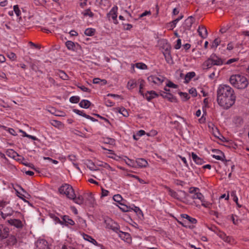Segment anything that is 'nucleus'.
Masks as SVG:
<instances>
[{
    "label": "nucleus",
    "mask_w": 249,
    "mask_h": 249,
    "mask_svg": "<svg viewBox=\"0 0 249 249\" xmlns=\"http://www.w3.org/2000/svg\"><path fill=\"white\" fill-rule=\"evenodd\" d=\"M181 216L183 218L186 219L191 223L196 224L197 223V220L196 218L192 217L187 214H182Z\"/></svg>",
    "instance_id": "27"
},
{
    "label": "nucleus",
    "mask_w": 249,
    "mask_h": 249,
    "mask_svg": "<svg viewBox=\"0 0 249 249\" xmlns=\"http://www.w3.org/2000/svg\"><path fill=\"white\" fill-rule=\"evenodd\" d=\"M78 87L84 92H89L90 91L89 89L88 88L84 86H78Z\"/></svg>",
    "instance_id": "64"
},
{
    "label": "nucleus",
    "mask_w": 249,
    "mask_h": 249,
    "mask_svg": "<svg viewBox=\"0 0 249 249\" xmlns=\"http://www.w3.org/2000/svg\"><path fill=\"white\" fill-rule=\"evenodd\" d=\"M87 166L91 171H97L98 170L94 164L92 162H89Z\"/></svg>",
    "instance_id": "49"
},
{
    "label": "nucleus",
    "mask_w": 249,
    "mask_h": 249,
    "mask_svg": "<svg viewBox=\"0 0 249 249\" xmlns=\"http://www.w3.org/2000/svg\"><path fill=\"white\" fill-rule=\"evenodd\" d=\"M116 110L125 117H127L129 116L128 112L124 107H118L116 108Z\"/></svg>",
    "instance_id": "30"
},
{
    "label": "nucleus",
    "mask_w": 249,
    "mask_h": 249,
    "mask_svg": "<svg viewBox=\"0 0 249 249\" xmlns=\"http://www.w3.org/2000/svg\"><path fill=\"white\" fill-rule=\"evenodd\" d=\"M189 192L191 194H193V195L192 196V198L193 199H197L196 196H199L198 195H202L200 192H199V189L196 187L190 188Z\"/></svg>",
    "instance_id": "17"
},
{
    "label": "nucleus",
    "mask_w": 249,
    "mask_h": 249,
    "mask_svg": "<svg viewBox=\"0 0 249 249\" xmlns=\"http://www.w3.org/2000/svg\"><path fill=\"white\" fill-rule=\"evenodd\" d=\"M231 196L233 197V200L235 202H236L237 205H238V207H240L241 205H239L238 203V199L237 196L236 195L235 192H232L231 193Z\"/></svg>",
    "instance_id": "52"
},
{
    "label": "nucleus",
    "mask_w": 249,
    "mask_h": 249,
    "mask_svg": "<svg viewBox=\"0 0 249 249\" xmlns=\"http://www.w3.org/2000/svg\"><path fill=\"white\" fill-rule=\"evenodd\" d=\"M8 238L7 240V244L9 246H14L17 243V239L15 235H8Z\"/></svg>",
    "instance_id": "23"
},
{
    "label": "nucleus",
    "mask_w": 249,
    "mask_h": 249,
    "mask_svg": "<svg viewBox=\"0 0 249 249\" xmlns=\"http://www.w3.org/2000/svg\"><path fill=\"white\" fill-rule=\"evenodd\" d=\"M3 212H5V213H8L9 215H12L14 213V211L12 209V208L8 207L5 209H3L2 211Z\"/></svg>",
    "instance_id": "50"
},
{
    "label": "nucleus",
    "mask_w": 249,
    "mask_h": 249,
    "mask_svg": "<svg viewBox=\"0 0 249 249\" xmlns=\"http://www.w3.org/2000/svg\"><path fill=\"white\" fill-rule=\"evenodd\" d=\"M95 29L93 28H87L85 30L84 33L87 36H92L95 33Z\"/></svg>",
    "instance_id": "38"
},
{
    "label": "nucleus",
    "mask_w": 249,
    "mask_h": 249,
    "mask_svg": "<svg viewBox=\"0 0 249 249\" xmlns=\"http://www.w3.org/2000/svg\"><path fill=\"white\" fill-rule=\"evenodd\" d=\"M124 161H125V163L132 167H136V162L135 161L131 160L127 158V157H125V159H124Z\"/></svg>",
    "instance_id": "31"
},
{
    "label": "nucleus",
    "mask_w": 249,
    "mask_h": 249,
    "mask_svg": "<svg viewBox=\"0 0 249 249\" xmlns=\"http://www.w3.org/2000/svg\"><path fill=\"white\" fill-rule=\"evenodd\" d=\"M192 158L193 160L197 164L199 165H201L204 163V160L198 157L195 153L194 152L192 153Z\"/></svg>",
    "instance_id": "25"
},
{
    "label": "nucleus",
    "mask_w": 249,
    "mask_h": 249,
    "mask_svg": "<svg viewBox=\"0 0 249 249\" xmlns=\"http://www.w3.org/2000/svg\"><path fill=\"white\" fill-rule=\"evenodd\" d=\"M166 86L169 88H172L174 89H176L178 88V86L175 84H174L173 82L171 81H169L167 84Z\"/></svg>",
    "instance_id": "62"
},
{
    "label": "nucleus",
    "mask_w": 249,
    "mask_h": 249,
    "mask_svg": "<svg viewBox=\"0 0 249 249\" xmlns=\"http://www.w3.org/2000/svg\"><path fill=\"white\" fill-rule=\"evenodd\" d=\"M236 96L234 90L228 85H220L217 89V102L218 105L228 109L235 103Z\"/></svg>",
    "instance_id": "1"
},
{
    "label": "nucleus",
    "mask_w": 249,
    "mask_h": 249,
    "mask_svg": "<svg viewBox=\"0 0 249 249\" xmlns=\"http://www.w3.org/2000/svg\"><path fill=\"white\" fill-rule=\"evenodd\" d=\"M195 75L196 73L194 71L188 72L185 76L184 83H188Z\"/></svg>",
    "instance_id": "26"
},
{
    "label": "nucleus",
    "mask_w": 249,
    "mask_h": 249,
    "mask_svg": "<svg viewBox=\"0 0 249 249\" xmlns=\"http://www.w3.org/2000/svg\"><path fill=\"white\" fill-rule=\"evenodd\" d=\"M210 58L213 66H221L224 63L223 60L215 54H212L210 56Z\"/></svg>",
    "instance_id": "10"
},
{
    "label": "nucleus",
    "mask_w": 249,
    "mask_h": 249,
    "mask_svg": "<svg viewBox=\"0 0 249 249\" xmlns=\"http://www.w3.org/2000/svg\"><path fill=\"white\" fill-rule=\"evenodd\" d=\"M230 82L233 86L239 89H245L248 85L247 78L239 74L231 75L230 78Z\"/></svg>",
    "instance_id": "2"
},
{
    "label": "nucleus",
    "mask_w": 249,
    "mask_h": 249,
    "mask_svg": "<svg viewBox=\"0 0 249 249\" xmlns=\"http://www.w3.org/2000/svg\"><path fill=\"white\" fill-rule=\"evenodd\" d=\"M189 92L190 94H191L193 97H196L197 96V91L196 89L191 88L189 89Z\"/></svg>",
    "instance_id": "58"
},
{
    "label": "nucleus",
    "mask_w": 249,
    "mask_h": 249,
    "mask_svg": "<svg viewBox=\"0 0 249 249\" xmlns=\"http://www.w3.org/2000/svg\"><path fill=\"white\" fill-rule=\"evenodd\" d=\"M161 42H162V44H163V46H162V49H163V52H166V47H167L166 46L167 45L169 46V51H170V50H171V46H170V45L168 43V42H167V40H163L161 41Z\"/></svg>",
    "instance_id": "43"
},
{
    "label": "nucleus",
    "mask_w": 249,
    "mask_h": 249,
    "mask_svg": "<svg viewBox=\"0 0 249 249\" xmlns=\"http://www.w3.org/2000/svg\"><path fill=\"white\" fill-rule=\"evenodd\" d=\"M157 134H158V132L156 130L153 129V130H151V131H150L149 132L147 133V135L148 136L154 137Z\"/></svg>",
    "instance_id": "59"
},
{
    "label": "nucleus",
    "mask_w": 249,
    "mask_h": 249,
    "mask_svg": "<svg viewBox=\"0 0 249 249\" xmlns=\"http://www.w3.org/2000/svg\"><path fill=\"white\" fill-rule=\"evenodd\" d=\"M157 96H158V94L156 93L155 91H153V90L148 91L145 94V98L148 101H150L152 99L156 98Z\"/></svg>",
    "instance_id": "22"
},
{
    "label": "nucleus",
    "mask_w": 249,
    "mask_h": 249,
    "mask_svg": "<svg viewBox=\"0 0 249 249\" xmlns=\"http://www.w3.org/2000/svg\"><path fill=\"white\" fill-rule=\"evenodd\" d=\"M165 95H162V96L166 99H168L169 101L171 102H176L177 99L175 97H174L172 94L169 93H165Z\"/></svg>",
    "instance_id": "32"
},
{
    "label": "nucleus",
    "mask_w": 249,
    "mask_h": 249,
    "mask_svg": "<svg viewBox=\"0 0 249 249\" xmlns=\"http://www.w3.org/2000/svg\"><path fill=\"white\" fill-rule=\"evenodd\" d=\"M73 111L76 114L79 115H80V116H82L85 118H86V116H87V114H85L83 111L82 110H78V109H74L73 110Z\"/></svg>",
    "instance_id": "51"
},
{
    "label": "nucleus",
    "mask_w": 249,
    "mask_h": 249,
    "mask_svg": "<svg viewBox=\"0 0 249 249\" xmlns=\"http://www.w3.org/2000/svg\"><path fill=\"white\" fill-rule=\"evenodd\" d=\"M145 132L143 130L138 131L135 134L133 135V138L135 140L139 139L140 137L144 135Z\"/></svg>",
    "instance_id": "36"
},
{
    "label": "nucleus",
    "mask_w": 249,
    "mask_h": 249,
    "mask_svg": "<svg viewBox=\"0 0 249 249\" xmlns=\"http://www.w3.org/2000/svg\"><path fill=\"white\" fill-rule=\"evenodd\" d=\"M107 227L108 229H111L114 231L118 230V228L116 223L114 222L111 219H108L105 220Z\"/></svg>",
    "instance_id": "12"
},
{
    "label": "nucleus",
    "mask_w": 249,
    "mask_h": 249,
    "mask_svg": "<svg viewBox=\"0 0 249 249\" xmlns=\"http://www.w3.org/2000/svg\"><path fill=\"white\" fill-rule=\"evenodd\" d=\"M36 249H51L48 242L44 239H39L36 243Z\"/></svg>",
    "instance_id": "8"
},
{
    "label": "nucleus",
    "mask_w": 249,
    "mask_h": 249,
    "mask_svg": "<svg viewBox=\"0 0 249 249\" xmlns=\"http://www.w3.org/2000/svg\"><path fill=\"white\" fill-rule=\"evenodd\" d=\"M198 35L202 38H206L208 36V32L206 28L204 26H199L197 29Z\"/></svg>",
    "instance_id": "15"
},
{
    "label": "nucleus",
    "mask_w": 249,
    "mask_h": 249,
    "mask_svg": "<svg viewBox=\"0 0 249 249\" xmlns=\"http://www.w3.org/2000/svg\"><path fill=\"white\" fill-rule=\"evenodd\" d=\"M231 219L234 225H238L239 224V220L235 219V216L233 215L231 216Z\"/></svg>",
    "instance_id": "63"
},
{
    "label": "nucleus",
    "mask_w": 249,
    "mask_h": 249,
    "mask_svg": "<svg viewBox=\"0 0 249 249\" xmlns=\"http://www.w3.org/2000/svg\"><path fill=\"white\" fill-rule=\"evenodd\" d=\"M80 97L78 96H73L70 98V101L71 103H77L80 101Z\"/></svg>",
    "instance_id": "47"
},
{
    "label": "nucleus",
    "mask_w": 249,
    "mask_h": 249,
    "mask_svg": "<svg viewBox=\"0 0 249 249\" xmlns=\"http://www.w3.org/2000/svg\"><path fill=\"white\" fill-rule=\"evenodd\" d=\"M196 196L197 199L200 200L201 202V205L205 208H210L212 205V204L205 199L204 196L203 195H198Z\"/></svg>",
    "instance_id": "13"
},
{
    "label": "nucleus",
    "mask_w": 249,
    "mask_h": 249,
    "mask_svg": "<svg viewBox=\"0 0 249 249\" xmlns=\"http://www.w3.org/2000/svg\"><path fill=\"white\" fill-rule=\"evenodd\" d=\"M51 123L52 125L55 127L60 128L62 125V123L61 122L55 120H52Z\"/></svg>",
    "instance_id": "42"
},
{
    "label": "nucleus",
    "mask_w": 249,
    "mask_h": 249,
    "mask_svg": "<svg viewBox=\"0 0 249 249\" xmlns=\"http://www.w3.org/2000/svg\"><path fill=\"white\" fill-rule=\"evenodd\" d=\"M99 166H103V167L107 169L108 170H110L111 171H114L113 168L107 163H102L101 164H99Z\"/></svg>",
    "instance_id": "57"
},
{
    "label": "nucleus",
    "mask_w": 249,
    "mask_h": 249,
    "mask_svg": "<svg viewBox=\"0 0 249 249\" xmlns=\"http://www.w3.org/2000/svg\"><path fill=\"white\" fill-rule=\"evenodd\" d=\"M63 195L69 199H73L75 197V193L72 186L68 183H63Z\"/></svg>",
    "instance_id": "3"
},
{
    "label": "nucleus",
    "mask_w": 249,
    "mask_h": 249,
    "mask_svg": "<svg viewBox=\"0 0 249 249\" xmlns=\"http://www.w3.org/2000/svg\"><path fill=\"white\" fill-rule=\"evenodd\" d=\"M212 157L216 160L222 161L224 160L225 158L224 154L220 150H216V154H213Z\"/></svg>",
    "instance_id": "24"
},
{
    "label": "nucleus",
    "mask_w": 249,
    "mask_h": 249,
    "mask_svg": "<svg viewBox=\"0 0 249 249\" xmlns=\"http://www.w3.org/2000/svg\"><path fill=\"white\" fill-rule=\"evenodd\" d=\"M14 11L17 17H18L20 16L21 13H20V11L18 8V5H16L14 6Z\"/></svg>",
    "instance_id": "56"
},
{
    "label": "nucleus",
    "mask_w": 249,
    "mask_h": 249,
    "mask_svg": "<svg viewBox=\"0 0 249 249\" xmlns=\"http://www.w3.org/2000/svg\"><path fill=\"white\" fill-rule=\"evenodd\" d=\"M137 85L136 81L135 80L132 79L129 80L127 84V88L129 89H134Z\"/></svg>",
    "instance_id": "34"
},
{
    "label": "nucleus",
    "mask_w": 249,
    "mask_h": 249,
    "mask_svg": "<svg viewBox=\"0 0 249 249\" xmlns=\"http://www.w3.org/2000/svg\"><path fill=\"white\" fill-rule=\"evenodd\" d=\"M181 46V40L180 39H178L177 40V43L175 46V48L177 50H178L180 48Z\"/></svg>",
    "instance_id": "60"
},
{
    "label": "nucleus",
    "mask_w": 249,
    "mask_h": 249,
    "mask_svg": "<svg viewBox=\"0 0 249 249\" xmlns=\"http://www.w3.org/2000/svg\"><path fill=\"white\" fill-rule=\"evenodd\" d=\"M74 203L79 205H85V197L83 196L78 195L77 197L75 196L74 199H72Z\"/></svg>",
    "instance_id": "19"
},
{
    "label": "nucleus",
    "mask_w": 249,
    "mask_h": 249,
    "mask_svg": "<svg viewBox=\"0 0 249 249\" xmlns=\"http://www.w3.org/2000/svg\"><path fill=\"white\" fill-rule=\"evenodd\" d=\"M148 82L156 85L161 84L164 80V77L161 75H150L147 78Z\"/></svg>",
    "instance_id": "6"
},
{
    "label": "nucleus",
    "mask_w": 249,
    "mask_h": 249,
    "mask_svg": "<svg viewBox=\"0 0 249 249\" xmlns=\"http://www.w3.org/2000/svg\"><path fill=\"white\" fill-rule=\"evenodd\" d=\"M78 223L82 229H85L87 227V224L86 220L82 218L79 217L78 218Z\"/></svg>",
    "instance_id": "35"
},
{
    "label": "nucleus",
    "mask_w": 249,
    "mask_h": 249,
    "mask_svg": "<svg viewBox=\"0 0 249 249\" xmlns=\"http://www.w3.org/2000/svg\"><path fill=\"white\" fill-rule=\"evenodd\" d=\"M179 94L182 100L184 101H187L188 99L190 98L189 94L186 92H181Z\"/></svg>",
    "instance_id": "44"
},
{
    "label": "nucleus",
    "mask_w": 249,
    "mask_h": 249,
    "mask_svg": "<svg viewBox=\"0 0 249 249\" xmlns=\"http://www.w3.org/2000/svg\"><path fill=\"white\" fill-rule=\"evenodd\" d=\"M113 199L115 201L120 203L122 200L123 198L120 195H115L113 196Z\"/></svg>",
    "instance_id": "53"
},
{
    "label": "nucleus",
    "mask_w": 249,
    "mask_h": 249,
    "mask_svg": "<svg viewBox=\"0 0 249 249\" xmlns=\"http://www.w3.org/2000/svg\"><path fill=\"white\" fill-rule=\"evenodd\" d=\"M220 43V39L218 38H215L211 44V48L213 49H216L219 45Z\"/></svg>",
    "instance_id": "40"
},
{
    "label": "nucleus",
    "mask_w": 249,
    "mask_h": 249,
    "mask_svg": "<svg viewBox=\"0 0 249 249\" xmlns=\"http://www.w3.org/2000/svg\"><path fill=\"white\" fill-rule=\"evenodd\" d=\"M85 205L89 207H94L96 205L95 197L91 192L84 193Z\"/></svg>",
    "instance_id": "4"
},
{
    "label": "nucleus",
    "mask_w": 249,
    "mask_h": 249,
    "mask_svg": "<svg viewBox=\"0 0 249 249\" xmlns=\"http://www.w3.org/2000/svg\"><path fill=\"white\" fill-rule=\"evenodd\" d=\"M7 222L11 226H14L17 228H22L23 226L22 222L19 219L13 218L8 219Z\"/></svg>",
    "instance_id": "9"
},
{
    "label": "nucleus",
    "mask_w": 249,
    "mask_h": 249,
    "mask_svg": "<svg viewBox=\"0 0 249 249\" xmlns=\"http://www.w3.org/2000/svg\"><path fill=\"white\" fill-rule=\"evenodd\" d=\"M166 47V52H163V54L167 63L169 64H172L173 63V61L171 55L170 51H169V46L167 45Z\"/></svg>",
    "instance_id": "14"
},
{
    "label": "nucleus",
    "mask_w": 249,
    "mask_h": 249,
    "mask_svg": "<svg viewBox=\"0 0 249 249\" xmlns=\"http://www.w3.org/2000/svg\"><path fill=\"white\" fill-rule=\"evenodd\" d=\"M75 224L74 221L68 215H63V225L66 226H73Z\"/></svg>",
    "instance_id": "20"
},
{
    "label": "nucleus",
    "mask_w": 249,
    "mask_h": 249,
    "mask_svg": "<svg viewBox=\"0 0 249 249\" xmlns=\"http://www.w3.org/2000/svg\"><path fill=\"white\" fill-rule=\"evenodd\" d=\"M8 153L9 156L13 158H15L17 156H18V153L13 150H10L8 151Z\"/></svg>",
    "instance_id": "55"
},
{
    "label": "nucleus",
    "mask_w": 249,
    "mask_h": 249,
    "mask_svg": "<svg viewBox=\"0 0 249 249\" xmlns=\"http://www.w3.org/2000/svg\"><path fill=\"white\" fill-rule=\"evenodd\" d=\"M118 7L114 5L107 14V17L109 20H112L114 24H117L118 22L117 19V18Z\"/></svg>",
    "instance_id": "5"
},
{
    "label": "nucleus",
    "mask_w": 249,
    "mask_h": 249,
    "mask_svg": "<svg viewBox=\"0 0 249 249\" xmlns=\"http://www.w3.org/2000/svg\"><path fill=\"white\" fill-rule=\"evenodd\" d=\"M66 46L69 50L74 51L75 50V45L76 44L71 41H67L65 43Z\"/></svg>",
    "instance_id": "28"
},
{
    "label": "nucleus",
    "mask_w": 249,
    "mask_h": 249,
    "mask_svg": "<svg viewBox=\"0 0 249 249\" xmlns=\"http://www.w3.org/2000/svg\"><path fill=\"white\" fill-rule=\"evenodd\" d=\"M136 67L140 70H145L147 69V66L143 63H138L136 64Z\"/></svg>",
    "instance_id": "48"
},
{
    "label": "nucleus",
    "mask_w": 249,
    "mask_h": 249,
    "mask_svg": "<svg viewBox=\"0 0 249 249\" xmlns=\"http://www.w3.org/2000/svg\"><path fill=\"white\" fill-rule=\"evenodd\" d=\"M195 21V18L192 17L190 16L188 17L185 21V25L186 29H190L192 26V24Z\"/></svg>",
    "instance_id": "21"
},
{
    "label": "nucleus",
    "mask_w": 249,
    "mask_h": 249,
    "mask_svg": "<svg viewBox=\"0 0 249 249\" xmlns=\"http://www.w3.org/2000/svg\"><path fill=\"white\" fill-rule=\"evenodd\" d=\"M134 211L139 217L142 216V212L139 207H135Z\"/></svg>",
    "instance_id": "54"
},
{
    "label": "nucleus",
    "mask_w": 249,
    "mask_h": 249,
    "mask_svg": "<svg viewBox=\"0 0 249 249\" xmlns=\"http://www.w3.org/2000/svg\"><path fill=\"white\" fill-rule=\"evenodd\" d=\"M213 66V62H212L210 57L206 60L203 64V66L207 69L211 68Z\"/></svg>",
    "instance_id": "37"
},
{
    "label": "nucleus",
    "mask_w": 249,
    "mask_h": 249,
    "mask_svg": "<svg viewBox=\"0 0 249 249\" xmlns=\"http://www.w3.org/2000/svg\"><path fill=\"white\" fill-rule=\"evenodd\" d=\"M136 166L140 168L145 167L148 164L147 161L144 159L139 158L135 160Z\"/></svg>",
    "instance_id": "16"
},
{
    "label": "nucleus",
    "mask_w": 249,
    "mask_h": 249,
    "mask_svg": "<svg viewBox=\"0 0 249 249\" xmlns=\"http://www.w3.org/2000/svg\"><path fill=\"white\" fill-rule=\"evenodd\" d=\"M119 237L126 242H129L131 241L130 235L127 232L120 231L119 233Z\"/></svg>",
    "instance_id": "18"
},
{
    "label": "nucleus",
    "mask_w": 249,
    "mask_h": 249,
    "mask_svg": "<svg viewBox=\"0 0 249 249\" xmlns=\"http://www.w3.org/2000/svg\"><path fill=\"white\" fill-rule=\"evenodd\" d=\"M7 56L10 59L13 60H14L16 58V55L15 54V53H14L12 52H10V53H8Z\"/></svg>",
    "instance_id": "61"
},
{
    "label": "nucleus",
    "mask_w": 249,
    "mask_h": 249,
    "mask_svg": "<svg viewBox=\"0 0 249 249\" xmlns=\"http://www.w3.org/2000/svg\"><path fill=\"white\" fill-rule=\"evenodd\" d=\"M100 82L102 83V85H105L107 84V80L105 79H101L99 78H95L93 79V83L94 84H99Z\"/></svg>",
    "instance_id": "41"
},
{
    "label": "nucleus",
    "mask_w": 249,
    "mask_h": 249,
    "mask_svg": "<svg viewBox=\"0 0 249 249\" xmlns=\"http://www.w3.org/2000/svg\"><path fill=\"white\" fill-rule=\"evenodd\" d=\"M80 234L85 240L92 243L95 246H98L99 245L97 242L91 236L83 232L80 233Z\"/></svg>",
    "instance_id": "11"
},
{
    "label": "nucleus",
    "mask_w": 249,
    "mask_h": 249,
    "mask_svg": "<svg viewBox=\"0 0 249 249\" xmlns=\"http://www.w3.org/2000/svg\"><path fill=\"white\" fill-rule=\"evenodd\" d=\"M127 176L129 177H130V178H135V179H137L138 180V181L142 184H147L148 183V182L140 178L138 176H136V175H132V174H127Z\"/></svg>",
    "instance_id": "33"
},
{
    "label": "nucleus",
    "mask_w": 249,
    "mask_h": 249,
    "mask_svg": "<svg viewBox=\"0 0 249 249\" xmlns=\"http://www.w3.org/2000/svg\"><path fill=\"white\" fill-rule=\"evenodd\" d=\"M219 236L226 242H230V238L227 236L224 233H220L219 234Z\"/></svg>",
    "instance_id": "45"
},
{
    "label": "nucleus",
    "mask_w": 249,
    "mask_h": 249,
    "mask_svg": "<svg viewBox=\"0 0 249 249\" xmlns=\"http://www.w3.org/2000/svg\"><path fill=\"white\" fill-rule=\"evenodd\" d=\"M9 234V228L2 224H0V240L7 238Z\"/></svg>",
    "instance_id": "7"
},
{
    "label": "nucleus",
    "mask_w": 249,
    "mask_h": 249,
    "mask_svg": "<svg viewBox=\"0 0 249 249\" xmlns=\"http://www.w3.org/2000/svg\"><path fill=\"white\" fill-rule=\"evenodd\" d=\"M53 32L56 34L57 35L59 36L58 37H59L60 38H62V36L61 35V28H59L57 27H54Z\"/></svg>",
    "instance_id": "46"
},
{
    "label": "nucleus",
    "mask_w": 249,
    "mask_h": 249,
    "mask_svg": "<svg viewBox=\"0 0 249 249\" xmlns=\"http://www.w3.org/2000/svg\"><path fill=\"white\" fill-rule=\"evenodd\" d=\"M82 14L85 17L89 16L90 18H92L94 16V14L89 9L84 10Z\"/></svg>",
    "instance_id": "39"
},
{
    "label": "nucleus",
    "mask_w": 249,
    "mask_h": 249,
    "mask_svg": "<svg viewBox=\"0 0 249 249\" xmlns=\"http://www.w3.org/2000/svg\"><path fill=\"white\" fill-rule=\"evenodd\" d=\"M91 103L88 100H82L79 103V106L82 108H88L89 107Z\"/></svg>",
    "instance_id": "29"
}]
</instances>
